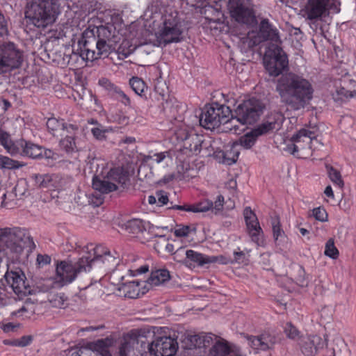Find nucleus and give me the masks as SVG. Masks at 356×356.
Listing matches in <instances>:
<instances>
[{
    "mask_svg": "<svg viewBox=\"0 0 356 356\" xmlns=\"http://www.w3.org/2000/svg\"><path fill=\"white\" fill-rule=\"evenodd\" d=\"M101 261L109 269L119 264L120 257L114 251V254L101 245L94 248V257L82 256L76 261L64 260L57 261L56 266V280L63 286L72 283L83 273L89 272L95 262Z\"/></svg>",
    "mask_w": 356,
    "mask_h": 356,
    "instance_id": "obj_1",
    "label": "nucleus"
},
{
    "mask_svg": "<svg viewBox=\"0 0 356 356\" xmlns=\"http://www.w3.org/2000/svg\"><path fill=\"white\" fill-rule=\"evenodd\" d=\"M280 102L290 111L305 108L313 99L314 88L310 81L299 74H282L276 84Z\"/></svg>",
    "mask_w": 356,
    "mask_h": 356,
    "instance_id": "obj_2",
    "label": "nucleus"
},
{
    "mask_svg": "<svg viewBox=\"0 0 356 356\" xmlns=\"http://www.w3.org/2000/svg\"><path fill=\"white\" fill-rule=\"evenodd\" d=\"M258 37L262 40H270L264 56V65L270 76H277L288 67L287 56L278 45L281 43L278 30L273 27L268 19H264L259 24Z\"/></svg>",
    "mask_w": 356,
    "mask_h": 356,
    "instance_id": "obj_3",
    "label": "nucleus"
},
{
    "mask_svg": "<svg viewBox=\"0 0 356 356\" xmlns=\"http://www.w3.org/2000/svg\"><path fill=\"white\" fill-rule=\"evenodd\" d=\"M117 36L112 31V26H100L97 27L96 35L94 31H86L79 40V44H83V50L81 56L94 60L102 56L107 57L110 52L115 49L117 43Z\"/></svg>",
    "mask_w": 356,
    "mask_h": 356,
    "instance_id": "obj_4",
    "label": "nucleus"
},
{
    "mask_svg": "<svg viewBox=\"0 0 356 356\" xmlns=\"http://www.w3.org/2000/svg\"><path fill=\"white\" fill-rule=\"evenodd\" d=\"M29 238L25 229L18 227L0 228V277L9 270L6 257L18 261L24 251V241Z\"/></svg>",
    "mask_w": 356,
    "mask_h": 356,
    "instance_id": "obj_5",
    "label": "nucleus"
},
{
    "mask_svg": "<svg viewBox=\"0 0 356 356\" xmlns=\"http://www.w3.org/2000/svg\"><path fill=\"white\" fill-rule=\"evenodd\" d=\"M59 6L54 0H31L27 3L25 17L27 22L38 29H45L56 22Z\"/></svg>",
    "mask_w": 356,
    "mask_h": 356,
    "instance_id": "obj_6",
    "label": "nucleus"
},
{
    "mask_svg": "<svg viewBox=\"0 0 356 356\" xmlns=\"http://www.w3.org/2000/svg\"><path fill=\"white\" fill-rule=\"evenodd\" d=\"M284 120V117L281 113H271L266 116L262 123L239 138L238 142H236L238 144V147L250 149L254 145L259 136L278 131L281 128Z\"/></svg>",
    "mask_w": 356,
    "mask_h": 356,
    "instance_id": "obj_7",
    "label": "nucleus"
},
{
    "mask_svg": "<svg viewBox=\"0 0 356 356\" xmlns=\"http://www.w3.org/2000/svg\"><path fill=\"white\" fill-rule=\"evenodd\" d=\"M129 183V175L122 168L111 169L106 177L99 179L95 177L92 179V187L101 193H109L119 187L125 188Z\"/></svg>",
    "mask_w": 356,
    "mask_h": 356,
    "instance_id": "obj_8",
    "label": "nucleus"
},
{
    "mask_svg": "<svg viewBox=\"0 0 356 356\" xmlns=\"http://www.w3.org/2000/svg\"><path fill=\"white\" fill-rule=\"evenodd\" d=\"M232 114L230 108L217 102L206 105L200 116V124L205 129H213L227 122Z\"/></svg>",
    "mask_w": 356,
    "mask_h": 356,
    "instance_id": "obj_9",
    "label": "nucleus"
},
{
    "mask_svg": "<svg viewBox=\"0 0 356 356\" xmlns=\"http://www.w3.org/2000/svg\"><path fill=\"white\" fill-rule=\"evenodd\" d=\"M338 0H308L302 10L303 16L312 22L321 19L329 15V10L334 13L340 11Z\"/></svg>",
    "mask_w": 356,
    "mask_h": 356,
    "instance_id": "obj_10",
    "label": "nucleus"
},
{
    "mask_svg": "<svg viewBox=\"0 0 356 356\" xmlns=\"http://www.w3.org/2000/svg\"><path fill=\"white\" fill-rule=\"evenodd\" d=\"M227 10L235 22L246 25L255 22L254 4L252 0H228Z\"/></svg>",
    "mask_w": 356,
    "mask_h": 356,
    "instance_id": "obj_11",
    "label": "nucleus"
},
{
    "mask_svg": "<svg viewBox=\"0 0 356 356\" xmlns=\"http://www.w3.org/2000/svg\"><path fill=\"white\" fill-rule=\"evenodd\" d=\"M23 61V52L13 42L0 45V73H6L19 67Z\"/></svg>",
    "mask_w": 356,
    "mask_h": 356,
    "instance_id": "obj_12",
    "label": "nucleus"
},
{
    "mask_svg": "<svg viewBox=\"0 0 356 356\" xmlns=\"http://www.w3.org/2000/svg\"><path fill=\"white\" fill-rule=\"evenodd\" d=\"M264 108L263 104L259 99L251 98L240 104L234 113L241 125L251 124L257 121Z\"/></svg>",
    "mask_w": 356,
    "mask_h": 356,
    "instance_id": "obj_13",
    "label": "nucleus"
},
{
    "mask_svg": "<svg viewBox=\"0 0 356 356\" xmlns=\"http://www.w3.org/2000/svg\"><path fill=\"white\" fill-rule=\"evenodd\" d=\"M175 259L178 261H182L184 264L189 268L204 267L207 264H213L219 261V257L209 256L193 250H185L181 247L175 252Z\"/></svg>",
    "mask_w": 356,
    "mask_h": 356,
    "instance_id": "obj_14",
    "label": "nucleus"
},
{
    "mask_svg": "<svg viewBox=\"0 0 356 356\" xmlns=\"http://www.w3.org/2000/svg\"><path fill=\"white\" fill-rule=\"evenodd\" d=\"M178 349L177 339L171 337H158L148 345L149 356H172Z\"/></svg>",
    "mask_w": 356,
    "mask_h": 356,
    "instance_id": "obj_15",
    "label": "nucleus"
},
{
    "mask_svg": "<svg viewBox=\"0 0 356 356\" xmlns=\"http://www.w3.org/2000/svg\"><path fill=\"white\" fill-rule=\"evenodd\" d=\"M3 277L16 294L26 295L30 293L31 289L29 283L22 269L17 268L9 270L6 272Z\"/></svg>",
    "mask_w": 356,
    "mask_h": 356,
    "instance_id": "obj_16",
    "label": "nucleus"
},
{
    "mask_svg": "<svg viewBox=\"0 0 356 356\" xmlns=\"http://www.w3.org/2000/svg\"><path fill=\"white\" fill-rule=\"evenodd\" d=\"M181 33L182 31L177 24L170 20H165L162 29L159 34H156L155 44L159 47H165L172 42H180Z\"/></svg>",
    "mask_w": 356,
    "mask_h": 356,
    "instance_id": "obj_17",
    "label": "nucleus"
},
{
    "mask_svg": "<svg viewBox=\"0 0 356 356\" xmlns=\"http://www.w3.org/2000/svg\"><path fill=\"white\" fill-rule=\"evenodd\" d=\"M315 133L307 129H302L291 138L292 144L287 145V151L293 155H296L300 150L304 149L307 145L308 148H312V143L316 141Z\"/></svg>",
    "mask_w": 356,
    "mask_h": 356,
    "instance_id": "obj_18",
    "label": "nucleus"
},
{
    "mask_svg": "<svg viewBox=\"0 0 356 356\" xmlns=\"http://www.w3.org/2000/svg\"><path fill=\"white\" fill-rule=\"evenodd\" d=\"M243 216L249 236L253 242L259 245L262 242L263 231L255 213L250 207H246L243 211Z\"/></svg>",
    "mask_w": 356,
    "mask_h": 356,
    "instance_id": "obj_19",
    "label": "nucleus"
},
{
    "mask_svg": "<svg viewBox=\"0 0 356 356\" xmlns=\"http://www.w3.org/2000/svg\"><path fill=\"white\" fill-rule=\"evenodd\" d=\"M298 341L302 353L306 355H313L323 346L322 339L318 335L300 336Z\"/></svg>",
    "mask_w": 356,
    "mask_h": 356,
    "instance_id": "obj_20",
    "label": "nucleus"
},
{
    "mask_svg": "<svg viewBox=\"0 0 356 356\" xmlns=\"http://www.w3.org/2000/svg\"><path fill=\"white\" fill-rule=\"evenodd\" d=\"M247 339L249 345L255 350H267L272 348L276 343V338L268 333L248 336Z\"/></svg>",
    "mask_w": 356,
    "mask_h": 356,
    "instance_id": "obj_21",
    "label": "nucleus"
},
{
    "mask_svg": "<svg viewBox=\"0 0 356 356\" xmlns=\"http://www.w3.org/2000/svg\"><path fill=\"white\" fill-rule=\"evenodd\" d=\"M203 138L202 135L197 134L194 131H191L186 133L183 138L184 146L189 149L191 152L197 154L200 152L202 147L207 148V142Z\"/></svg>",
    "mask_w": 356,
    "mask_h": 356,
    "instance_id": "obj_22",
    "label": "nucleus"
},
{
    "mask_svg": "<svg viewBox=\"0 0 356 356\" xmlns=\"http://www.w3.org/2000/svg\"><path fill=\"white\" fill-rule=\"evenodd\" d=\"M271 225L275 244L281 248L284 247L287 243V237L281 227L278 216H275L271 218Z\"/></svg>",
    "mask_w": 356,
    "mask_h": 356,
    "instance_id": "obj_23",
    "label": "nucleus"
},
{
    "mask_svg": "<svg viewBox=\"0 0 356 356\" xmlns=\"http://www.w3.org/2000/svg\"><path fill=\"white\" fill-rule=\"evenodd\" d=\"M171 206L168 207V209H177L180 211H191L194 213L198 212H205L209 211L213 208V202L209 200H206L202 201L197 204L191 205V206H179V205H173L172 202H170Z\"/></svg>",
    "mask_w": 356,
    "mask_h": 356,
    "instance_id": "obj_24",
    "label": "nucleus"
},
{
    "mask_svg": "<svg viewBox=\"0 0 356 356\" xmlns=\"http://www.w3.org/2000/svg\"><path fill=\"white\" fill-rule=\"evenodd\" d=\"M220 156L222 158V162L227 165H232L236 162L239 154L240 148L237 143H234L226 147L225 151L220 152Z\"/></svg>",
    "mask_w": 356,
    "mask_h": 356,
    "instance_id": "obj_25",
    "label": "nucleus"
},
{
    "mask_svg": "<svg viewBox=\"0 0 356 356\" xmlns=\"http://www.w3.org/2000/svg\"><path fill=\"white\" fill-rule=\"evenodd\" d=\"M162 100L165 102L161 103L162 110L165 115L170 119H176L179 111V105L172 99H164V95L159 93Z\"/></svg>",
    "mask_w": 356,
    "mask_h": 356,
    "instance_id": "obj_26",
    "label": "nucleus"
},
{
    "mask_svg": "<svg viewBox=\"0 0 356 356\" xmlns=\"http://www.w3.org/2000/svg\"><path fill=\"white\" fill-rule=\"evenodd\" d=\"M170 279V272L167 269H158L152 272L147 282L151 286H159L164 284Z\"/></svg>",
    "mask_w": 356,
    "mask_h": 356,
    "instance_id": "obj_27",
    "label": "nucleus"
},
{
    "mask_svg": "<svg viewBox=\"0 0 356 356\" xmlns=\"http://www.w3.org/2000/svg\"><path fill=\"white\" fill-rule=\"evenodd\" d=\"M21 147L22 149V154L29 158L39 159L43 155L42 146L31 142H22Z\"/></svg>",
    "mask_w": 356,
    "mask_h": 356,
    "instance_id": "obj_28",
    "label": "nucleus"
},
{
    "mask_svg": "<svg viewBox=\"0 0 356 356\" xmlns=\"http://www.w3.org/2000/svg\"><path fill=\"white\" fill-rule=\"evenodd\" d=\"M109 340L98 339L90 344V348L96 356H113L109 349Z\"/></svg>",
    "mask_w": 356,
    "mask_h": 356,
    "instance_id": "obj_29",
    "label": "nucleus"
},
{
    "mask_svg": "<svg viewBox=\"0 0 356 356\" xmlns=\"http://www.w3.org/2000/svg\"><path fill=\"white\" fill-rule=\"evenodd\" d=\"M31 179L37 188H44L54 186V176L49 174H33Z\"/></svg>",
    "mask_w": 356,
    "mask_h": 356,
    "instance_id": "obj_30",
    "label": "nucleus"
},
{
    "mask_svg": "<svg viewBox=\"0 0 356 356\" xmlns=\"http://www.w3.org/2000/svg\"><path fill=\"white\" fill-rule=\"evenodd\" d=\"M230 347L226 341L218 339L209 350L210 356H227L230 353Z\"/></svg>",
    "mask_w": 356,
    "mask_h": 356,
    "instance_id": "obj_31",
    "label": "nucleus"
},
{
    "mask_svg": "<svg viewBox=\"0 0 356 356\" xmlns=\"http://www.w3.org/2000/svg\"><path fill=\"white\" fill-rule=\"evenodd\" d=\"M125 230L132 234H143L146 230L145 222L140 219H132L124 224Z\"/></svg>",
    "mask_w": 356,
    "mask_h": 356,
    "instance_id": "obj_32",
    "label": "nucleus"
},
{
    "mask_svg": "<svg viewBox=\"0 0 356 356\" xmlns=\"http://www.w3.org/2000/svg\"><path fill=\"white\" fill-rule=\"evenodd\" d=\"M356 97V91L347 90L343 87H337L335 91L332 93V98L334 102L340 103L349 98Z\"/></svg>",
    "mask_w": 356,
    "mask_h": 356,
    "instance_id": "obj_33",
    "label": "nucleus"
},
{
    "mask_svg": "<svg viewBox=\"0 0 356 356\" xmlns=\"http://www.w3.org/2000/svg\"><path fill=\"white\" fill-rule=\"evenodd\" d=\"M75 139L73 136H65L60 140L59 145L67 154L74 152L77 150Z\"/></svg>",
    "mask_w": 356,
    "mask_h": 356,
    "instance_id": "obj_34",
    "label": "nucleus"
},
{
    "mask_svg": "<svg viewBox=\"0 0 356 356\" xmlns=\"http://www.w3.org/2000/svg\"><path fill=\"white\" fill-rule=\"evenodd\" d=\"M99 84L108 90L109 94L115 99L118 96V93L122 91L119 87L114 85L106 78L100 79L99 80Z\"/></svg>",
    "mask_w": 356,
    "mask_h": 356,
    "instance_id": "obj_35",
    "label": "nucleus"
},
{
    "mask_svg": "<svg viewBox=\"0 0 356 356\" xmlns=\"http://www.w3.org/2000/svg\"><path fill=\"white\" fill-rule=\"evenodd\" d=\"M145 161L148 160H152L157 163H160L163 161H165L166 165H168L172 161V157L170 154V152L168 151L156 153L152 156H147L145 159Z\"/></svg>",
    "mask_w": 356,
    "mask_h": 356,
    "instance_id": "obj_36",
    "label": "nucleus"
},
{
    "mask_svg": "<svg viewBox=\"0 0 356 356\" xmlns=\"http://www.w3.org/2000/svg\"><path fill=\"white\" fill-rule=\"evenodd\" d=\"M135 49L136 47L131 44L128 40H123L119 46L117 52L119 57L123 59L131 55Z\"/></svg>",
    "mask_w": 356,
    "mask_h": 356,
    "instance_id": "obj_37",
    "label": "nucleus"
},
{
    "mask_svg": "<svg viewBox=\"0 0 356 356\" xmlns=\"http://www.w3.org/2000/svg\"><path fill=\"white\" fill-rule=\"evenodd\" d=\"M232 118L229 119V117L227 118V122H223L224 129L227 131L233 132L234 134H238V131H241L239 124H241L238 120V118H236V115L234 118L231 114Z\"/></svg>",
    "mask_w": 356,
    "mask_h": 356,
    "instance_id": "obj_38",
    "label": "nucleus"
},
{
    "mask_svg": "<svg viewBox=\"0 0 356 356\" xmlns=\"http://www.w3.org/2000/svg\"><path fill=\"white\" fill-rule=\"evenodd\" d=\"M24 164L17 161L13 160L7 156L0 155V168L8 169H16L24 166Z\"/></svg>",
    "mask_w": 356,
    "mask_h": 356,
    "instance_id": "obj_39",
    "label": "nucleus"
},
{
    "mask_svg": "<svg viewBox=\"0 0 356 356\" xmlns=\"http://www.w3.org/2000/svg\"><path fill=\"white\" fill-rule=\"evenodd\" d=\"M261 42V40H260L258 36L255 37L254 35L249 33L247 37L242 38V48L246 51L253 48Z\"/></svg>",
    "mask_w": 356,
    "mask_h": 356,
    "instance_id": "obj_40",
    "label": "nucleus"
},
{
    "mask_svg": "<svg viewBox=\"0 0 356 356\" xmlns=\"http://www.w3.org/2000/svg\"><path fill=\"white\" fill-rule=\"evenodd\" d=\"M129 85L132 90L140 96H142L146 88L145 83L138 77H132L129 80Z\"/></svg>",
    "mask_w": 356,
    "mask_h": 356,
    "instance_id": "obj_41",
    "label": "nucleus"
},
{
    "mask_svg": "<svg viewBox=\"0 0 356 356\" xmlns=\"http://www.w3.org/2000/svg\"><path fill=\"white\" fill-rule=\"evenodd\" d=\"M138 176L139 179H151L153 177L152 168L145 162L142 163L138 169Z\"/></svg>",
    "mask_w": 356,
    "mask_h": 356,
    "instance_id": "obj_42",
    "label": "nucleus"
},
{
    "mask_svg": "<svg viewBox=\"0 0 356 356\" xmlns=\"http://www.w3.org/2000/svg\"><path fill=\"white\" fill-rule=\"evenodd\" d=\"M327 170L331 181L339 186L342 187L343 186V181L340 172L332 166L328 165H327Z\"/></svg>",
    "mask_w": 356,
    "mask_h": 356,
    "instance_id": "obj_43",
    "label": "nucleus"
},
{
    "mask_svg": "<svg viewBox=\"0 0 356 356\" xmlns=\"http://www.w3.org/2000/svg\"><path fill=\"white\" fill-rule=\"evenodd\" d=\"M64 122L63 120H59L55 118H51L47 121V127L50 131L62 129Z\"/></svg>",
    "mask_w": 356,
    "mask_h": 356,
    "instance_id": "obj_44",
    "label": "nucleus"
},
{
    "mask_svg": "<svg viewBox=\"0 0 356 356\" xmlns=\"http://www.w3.org/2000/svg\"><path fill=\"white\" fill-rule=\"evenodd\" d=\"M325 254L332 259L337 257L339 251L334 246V241L329 239L325 244Z\"/></svg>",
    "mask_w": 356,
    "mask_h": 356,
    "instance_id": "obj_45",
    "label": "nucleus"
},
{
    "mask_svg": "<svg viewBox=\"0 0 356 356\" xmlns=\"http://www.w3.org/2000/svg\"><path fill=\"white\" fill-rule=\"evenodd\" d=\"M284 332L286 336L291 339H296L298 341V338L300 337V336H299V331L291 323L286 324Z\"/></svg>",
    "mask_w": 356,
    "mask_h": 356,
    "instance_id": "obj_46",
    "label": "nucleus"
},
{
    "mask_svg": "<svg viewBox=\"0 0 356 356\" xmlns=\"http://www.w3.org/2000/svg\"><path fill=\"white\" fill-rule=\"evenodd\" d=\"M107 131L108 130L104 129V127L101 124H99L98 127H94L91 129V132L93 136L99 140H103L106 139V133Z\"/></svg>",
    "mask_w": 356,
    "mask_h": 356,
    "instance_id": "obj_47",
    "label": "nucleus"
},
{
    "mask_svg": "<svg viewBox=\"0 0 356 356\" xmlns=\"http://www.w3.org/2000/svg\"><path fill=\"white\" fill-rule=\"evenodd\" d=\"M126 287L128 288H134L133 291H127L126 296L130 298H137L139 296V282L136 281H133L129 282V285Z\"/></svg>",
    "mask_w": 356,
    "mask_h": 356,
    "instance_id": "obj_48",
    "label": "nucleus"
},
{
    "mask_svg": "<svg viewBox=\"0 0 356 356\" xmlns=\"http://www.w3.org/2000/svg\"><path fill=\"white\" fill-rule=\"evenodd\" d=\"M312 215L316 220L321 222H325L327 220V213L323 208L318 207L312 210Z\"/></svg>",
    "mask_w": 356,
    "mask_h": 356,
    "instance_id": "obj_49",
    "label": "nucleus"
},
{
    "mask_svg": "<svg viewBox=\"0 0 356 356\" xmlns=\"http://www.w3.org/2000/svg\"><path fill=\"white\" fill-rule=\"evenodd\" d=\"M78 45H79V49H77V52H75L73 51V52L72 53V54L70 55V58H69V60H68V63H75L78 59L79 58H81V59L82 60H87V58H86V54L84 55V58H83L82 56H81V53H82V51L83 50L84 51V48L83 47V44H79V41L78 42ZM88 60H89L88 59Z\"/></svg>",
    "mask_w": 356,
    "mask_h": 356,
    "instance_id": "obj_50",
    "label": "nucleus"
},
{
    "mask_svg": "<svg viewBox=\"0 0 356 356\" xmlns=\"http://www.w3.org/2000/svg\"><path fill=\"white\" fill-rule=\"evenodd\" d=\"M156 197L157 199V204L159 207L166 205L169 202L168 193L163 190L156 191Z\"/></svg>",
    "mask_w": 356,
    "mask_h": 356,
    "instance_id": "obj_51",
    "label": "nucleus"
},
{
    "mask_svg": "<svg viewBox=\"0 0 356 356\" xmlns=\"http://www.w3.org/2000/svg\"><path fill=\"white\" fill-rule=\"evenodd\" d=\"M187 339L190 342V348L191 347L200 348L202 346V334L188 335Z\"/></svg>",
    "mask_w": 356,
    "mask_h": 356,
    "instance_id": "obj_52",
    "label": "nucleus"
},
{
    "mask_svg": "<svg viewBox=\"0 0 356 356\" xmlns=\"http://www.w3.org/2000/svg\"><path fill=\"white\" fill-rule=\"evenodd\" d=\"M62 130L67 131V134L66 136H73L74 138H76L79 132V127L76 124L64 122V126L63 127Z\"/></svg>",
    "mask_w": 356,
    "mask_h": 356,
    "instance_id": "obj_53",
    "label": "nucleus"
},
{
    "mask_svg": "<svg viewBox=\"0 0 356 356\" xmlns=\"http://www.w3.org/2000/svg\"><path fill=\"white\" fill-rule=\"evenodd\" d=\"M296 283L302 286V287H306L308 286L309 280L307 277H306L305 272L304 269L300 268L298 270V276L296 278Z\"/></svg>",
    "mask_w": 356,
    "mask_h": 356,
    "instance_id": "obj_54",
    "label": "nucleus"
},
{
    "mask_svg": "<svg viewBox=\"0 0 356 356\" xmlns=\"http://www.w3.org/2000/svg\"><path fill=\"white\" fill-rule=\"evenodd\" d=\"M8 33V21L0 10V36L7 35Z\"/></svg>",
    "mask_w": 356,
    "mask_h": 356,
    "instance_id": "obj_55",
    "label": "nucleus"
},
{
    "mask_svg": "<svg viewBox=\"0 0 356 356\" xmlns=\"http://www.w3.org/2000/svg\"><path fill=\"white\" fill-rule=\"evenodd\" d=\"M113 122L119 124L125 125L129 122V118L121 112H118L111 116Z\"/></svg>",
    "mask_w": 356,
    "mask_h": 356,
    "instance_id": "obj_56",
    "label": "nucleus"
},
{
    "mask_svg": "<svg viewBox=\"0 0 356 356\" xmlns=\"http://www.w3.org/2000/svg\"><path fill=\"white\" fill-rule=\"evenodd\" d=\"M217 337L211 333L202 334V346L207 347L217 341Z\"/></svg>",
    "mask_w": 356,
    "mask_h": 356,
    "instance_id": "obj_57",
    "label": "nucleus"
},
{
    "mask_svg": "<svg viewBox=\"0 0 356 356\" xmlns=\"http://www.w3.org/2000/svg\"><path fill=\"white\" fill-rule=\"evenodd\" d=\"M191 232V227L188 225L179 226L175 230V235L178 237L187 236Z\"/></svg>",
    "mask_w": 356,
    "mask_h": 356,
    "instance_id": "obj_58",
    "label": "nucleus"
},
{
    "mask_svg": "<svg viewBox=\"0 0 356 356\" xmlns=\"http://www.w3.org/2000/svg\"><path fill=\"white\" fill-rule=\"evenodd\" d=\"M3 145L11 155H15L19 152V148L13 143L10 138L7 141L4 142Z\"/></svg>",
    "mask_w": 356,
    "mask_h": 356,
    "instance_id": "obj_59",
    "label": "nucleus"
},
{
    "mask_svg": "<svg viewBox=\"0 0 356 356\" xmlns=\"http://www.w3.org/2000/svg\"><path fill=\"white\" fill-rule=\"evenodd\" d=\"M225 202L224 197L221 195H218L217 197V199L216 200L215 202H213V208H211V210H215V212L217 213L220 211H221L223 208V204Z\"/></svg>",
    "mask_w": 356,
    "mask_h": 356,
    "instance_id": "obj_60",
    "label": "nucleus"
},
{
    "mask_svg": "<svg viewBox=\"0 0 356 356\" xmlns=\"http://www.w3.org/2000/svg\"><path fill=\"white\" fill-rule=\"evenodd\" d=\"M51 257L50 256L47 255V254H38V256H37V264L40 266H46L47 264H49L50 262H51Z\"/></svg>",
    "mask_w": 356,
    "mask_h": 356,
    "instance_id": "obj_61",
    "label": "nucleus"
},
{
    "mask_svg": "<svg viewBox=\"0 0 356 356\" xmlns=\"http://www.w3.org/2000/svg\"><path fill=\"white\" fill-rule=\"evenodd\" d=\"M17 341L19 347H25L32 342L33 337L31 335H24L19 339H17Z\"/></svg>",
    "mask_w": 356,
    "mask_h": 356,
    "instance_id": "obj_62",
    "label": "nucleus"
},
{
    "mask_svg": "<svg viewBox=\"0 0 356 356\" xmlns=\"http://www.w3.org/2000/svg\"><path fill=\"white\" fill-rule=\"evenodd\" d=\"M131 343L128 341H124L120 346L119 355L120 356H128V353L131 351Z\"/></svg>",
    "mask_w": 356,
    "mask_h": 356,
    "instance_id": "obj_63",
    "label": "nucleus"
},
{
    "mask_svg": "<svg viewBox=\"0 0 356 356\" xmlns=\"http://www.w3.org/2000/svg\"><path fill=\"white\" fill-rule=\"evenodd\" d=\"M51 302L54 307L59 308L65 307V300L62 296H56Z\"/></svg>",
    "mask_w": 356,
    "mask_h": 356,
    "instance_id": "obj_64",
    "label": "nucleus"
}]
</instances>
